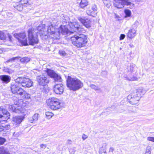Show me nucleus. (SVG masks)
<instances>
[{
    "label": "nucleus",
    "instance_id": "obj_1",
    "mask_svg": "<svg viewBox=\"0 0 154 154\" xmlns=\"http://www.w3.org/2000/svg\"><path fill=\"white\" fill-rule=\"evenodd\" d=\"M34 30L32 29H29L28 31V39L27 41L26 38V35L25 32L19 34H15L14 36L18 40L19 42L24 45H27L29 44L30 45H34L38 43V39L37 38V35L35 34Z\"/></svg>",
    "mask_w": 154,
    "mask_h": 154
},
{
    "label": "nucleus",
    "instance_id": "obj_2",
    "mask_svg": "<svg viewBox=\"0 0 154 154\" xmlns=\"http://www.w3.org/2000/svg\"><path fill=\"white\" fill-rule=\"evenodd\" d=\"M47 32L50 34V37L54 39H58L60 34L68 35L72 33L65 25L61 26L58 29H55L52 25L49 26L48 28Z\"/></svg>",
    "mask_w": 154,
    "mask_h": 154
},
{
    "label": "nucleus",
    "instance_id": "obj_3",
    "mask_svg": "<svg viewBox=\"0 0 154 154\" xmlns=\"http://www.w3.org/2000/svg\"><path fill=\"white\" fill-rule=\"evenodd\" d=\"M70 39L72 44L78 48L84 46L88 41L87 36L82 34L75 35Z\"/></svg>",
    "mask_w": 154,
    "mask_h": 154
},
{
    "label": "nucleus",
    "instance_id": "obj_4",
    "mask_svg": "<svg viewBox=\"0 0 154 154\" xmlns=\"http://www.w3.org/2000/svg\"><path fill=\"white\" fill-rule=\"evenodd\" d=\"M67 86L70 89L73 91H76L83 86V84L79 79L68 76L67 79Z\"/></svg>",
    "mask_w": 154,
    "mask_h": 154
},
{
    "label": "nucleus",
    "instance_id": "obj_5",
    "mask_svg": "<svg viewBox=\"0 0 154 154\" xmlns=\"http://www.w3.org/2000/svg\"><path fill=\"white\" fill-rule=\"evenodd\" d=\"M46 103L51 109L57 110L60 108V103L57 98L54 97L50 98L46 100Z\"/></svg>",
    "mask_w": 154,
    "mask_h": 154
},
{
    "label": "nucleus",
    "instance_id": "obj_6",
    "mask_svg": "<svg viewBox=\"0 0 154 154\" xmlns=\"http://www.w3.org/2000/svg\"><path fill=\"white\" fill-rule=\"evenodd\" d=\"M15 81V82L18 84V85L24 87H30L32 84V82L31 80L26 78L19 77Z\"/></svg>",
    "mask_w": 154,
    "mask_h": 154
},
{
    "label": "nucleus",
    "instance_id": "obj_7",
    "mask_svg": "<svg viewBox=\"0 0 154 154\" xmlns=\"http://www.w3.org/2000/svg\"><path fill=\"white\" fill-rule=\"evenodd\" d=\"M69 24L71 29L74 32L79 33H85L86 32L85 29L80 26L77 21L71 22Z\"/></svg>",
    "mask_w": 154,
    "mask_h": 154
},
{
    "label": "nucleus",
    "instance_id": "obj_8",
    "mask_svg": "<svg viewBox=\"0 0 154 154\" xmlns=\"http://www.w3.org/2000/svg\"><path fill=\"white\" fill-rule=\"evenodd\" d=\"M115 1L114 5L115 7L118 8H122L125 5L133 6L134 4L129 0H113Z\"/></svg>",
    "mask_w": 154,
    "mask_h": 154
},
{
    "label": "nucleus",
    "instance_id": "obj_9",
    "mask_svg": "<svg viewBox=\"0 0 154 154\" xmlns=\"http://www.w3.org/2000/svg\"><path fill=\"white\" fill-rule=\"evenodd\" d=\"M128 99L129 100L128 102L130 104L134 105L138 103L140 98L134 93H131L128 96Z\"/></svg>",
    "mask_w": 154,
    "mask_h": 154
},
{
    "label": "nucleus",
    "instance_id": "obj_10",
    "mask_svg": "<svg viewBox=\"0 0 154 154\" xmlns=\"http://www.w3.org/2000/svg\"><path fill=\"white\" fill-rule=\"evenodd\" d=\"M10 114L6 109L0 107V121H5L9 119Z\"/></svg>",
    "mask_w": 154,
    "mask_h": 154
},
{
    "label": "nucleus",
    "instance_id": "obj_11",
    "mask_svg": "<svg viewBox=\"0 0 154 154\" xmlns=\"http://www.w3.org/2000/svg\"><path fill=\"white\" fill-rule=\"evenodd\" d=\"M36 79L38 84L42 86H45L49 82V79L44 75H40L37 77Z\"/></svg>",
    "mask_w": 154,
    "mask_h": 154
},
{
    "label": "nucleus",
    "instance_id": "obj_12",
    "mask_svg": "<svg viewBox=\"0 0 154 154\" xmlns=\"http://www.w3.org/2000/svg\"><path fill=\"white\" fill-rule=\"evenodd\" d=\"M46 72L48 75L51 77L53 78L55 81H61V77L56 73L54 71L50 69H47Z\"/></svg>",
    "mask_w": 154,
    "mask_h": 154
},
{
    "label": "nucleus",
    "instance_id": "obj_13",
    "mask_svg": "<svg viewBox=\"0 0 154 154\" xmlns=\"http://www.w3.org/2000/svg\"><path fill=\"white\" fill-rule=\"evenodd\" d=\"M20 59V61L23 63H26L29 62L31 58L30 57H25L22 58H21L20 57H13L9 59L8 60L7 62H13V61H14L16 59Z\"/></svg>",
    "mask_w": 154,
    "mask_h": 154
},
{
    "label": "nucleus",
    "instance_id": "obj_14",
    "mask_svg": "<svg viewBox=\"0 0 154 154\" xmlns=\"http://www.w3.org/2000/svg\"><path fill=\"white\" fill-rule=\"evenodd\" d=\"M53 90L57 94H62L63 92V85L62 84L56 85L54 87Z\"/></svg>",
    "mask_w": 154,
    "mask_h": 154
},
{
    "label": "nucleus",
    "instance_id": "obj_15",
    "mask_svg": "<svg viewBox=\"0 0 154 154\" xmlns=\"http://www.w3.org/2000/svg\"><path fill=\"white\" fill-rule=\"evenodd\" d=\"M78 19L87 28H89L91 26V21L90 20L85 19L81 17H78Z\"/></svg>",
    "mask_w": 154,
    "mask_h": 154
},
{
    "label": "nucleus",
    "instance_id": "obj_16",
    "mask_svg": "<svg viewBox=\"0 0 154 154\" xmlns=\"http://www.w3.org/2000/svg\"><path fill=\"white\" fill-rule=\"evenodd\" d=\"M24 117L23 116H15L13 118L12 123L15 125H19L23 120Z\"/></svg>",
    "mask_w": 154,
    "mask_h": 154
},
{
    "label": "nucleus",
    "instance_id": "obj_17",
    "mask_svg": "<svg viewBox=\"0 0 154 154\" xmlns=\"http://www.w3.org/2000/svg\"><path fill=\"white\" fill-rule=\"evenodd\" d=\"M45 26L44 24H41L39 26H38L37 28V30H35V31L34 30V29H32L33 30H34L35 32H36L35 34L37 35L36 34L37 33H38V31H39V32L40 34H41L42 35L44 34V30L45 29Z\"/></svg>",
    "mask_w": 154,
    "mask_h": 154
},
{
    "label": "nucleus",
    "instance_id": "obj_18",
    "mask_svg": "<svg viewBox=\"0 0 154 154\" xmlns=\"http://www.w3.org/2000/svg\"><path fill=\"white\" fill-rule=\"evenodd\" d=\"M146 92V91L142 88H140L136 90V93H134L140 99L142 96Z\"/></svg>",
    "mask_w": 154,
    "mask_h": 154
},
{
    "label": "nucleus",
    "instance_id": "obj_19",
    "mask_svg": "<svg viewBox=\"0 0 154 154\" xmlns=\"http://www.w3.org/2000/svg\"><path fill=\"white\" fill-rule=\"evenodd\" d=\"M136 35V30L133 28L130 29L128 33L127 36L130 38L134 37Z\"/></svg>",
    "mask_w": 154,
    "mask_h": 154
},
{
    "label": "nucleus",
    "instance_id": "obj_20",
    "mask_svg": "<svg viewBox=\"0 0 154 154\" xmlns=\"http://www.w3.org/2000/svg\"><path fill=\"white\" fill-rule=\"evenodd\" d=\"M0 79L3 82L8 83L10 81L11 77L7 75H3L0 76Z\"/></svg>",
    "mask_w": 154,
    "mask_h": 154
},
{
    "label": "nucleus",
    "instance_id": "obj_21",
    "mask_svg": "<svg viewBox=\"0 0 154 154\" xmlns=\"http://www.w3.org/2000/svg\"><path fill=\"white\" fill-rule=\"evenodd\" d=\"M19 86V85H18V84L16 82L15 84H11V91L13 93L16 94L17 93V91L18 88H19L18 86Z\"/></svg>",
    "mask_w": 154,
    "mask_h": 154
},
{
    "label": "nucleus",
    "instance_id": "obj_22",
    "mask_svg": "<svg viewBox=\"0 0 154 154\" xmlns=\"http://www.w3.org/2000/svg\"><path fill=\"white\" fill-rule=\"evenodd\" d=\"M17 93L20 95L22 96L23 97H26V94H27L26 92L23 90L22 88H20L19 87L18 89L17 90Z\"/></svg>",
    "mask_w": 154,
    "mask_h": 154
},
{
    "label": "nucleus",
    "instance_id": "obj_23",
    "mask_svg": "<svg viewBox=\"0 0 154 154\" xmlns=\"http://www.w3.org/2000/svg\"><path fill=\"white\" fill-rule=\"evenodd\" d=\"M38 114L35 113L31 117L29 118V121L31 123H33L34 122H35L37 121L38 118Z\"/></svg>",
    "mask_w": 154,
    "mask_h": 154
},
{
    "label": "nucleus",
    "instance_id": "obj_24",
    "mask_svg": "<svg viewBox=\"0 0 154 154\" xmlns=\"http://www.w3.org/2000/svg\"><path fill=\"white\" fill-rule=\"evenodd\" d=\"M12 111L15 113H19L21 112L20 107L19 106L15 107L14 106H11Z\"/></svg>",
    "mask_w": 154,
    "mask_h": 154
},
{
    "label": "nucleus",
    "instance_id": "obj_25",
    "mask_svg": "<svg viewBox=\"0 0 154 154\" xmlns=\"http://www.w3.org/2000/svg\"><path fill=\"white\" fill-rule=\"evenodd\" d=\"M135 65L133 63H130L128 65L127 67V69L128 72L132 73L134 70Z\"/></svg>",
    "mask_w": 154,
    "mask_h": 154
},
{
    "label": "nucleus",
    "instance_id": "obj_26",
    "mask_svg": "<svg viewBox=\"0 0 154 154\" xmlns=\"http://www.w3.org/2000/svg\"><path fill=\"white\" fill-rule=\"evenodd\" d=\"M88 2L87 0H81L79 5L80 7L82 8H84L88 5Z\"/></svg>",
    "mask_w": 154,
    "mask_h": 154
},
{
    "label": "nucleus",
    "instance_id": "obj_27",
    "mask_svg": "<svg viewBox=\"0 0 154 154\" xmlns=\"http://www.w3.org/2000/svg\"><path fill=\"white\" fill-rule=\"evenodd\" d=\"M0 154H9L7 149L4 147L0 148Z\"/></svg>",
    "mask_w": 154,
    "mask_h": 154
},
{
    "label": "nucleus",
    "instance_id": "obj_28",
    "mask_svg": "<svg viewBox=\"0 0 154 154\" xmlns=\"http://www.w3.org/2000/svg\"><path fill=\"white\" fill-rule=\"evenodd\" d=\"M87 14L88 15L91 16L93 17H95L97 15V13H96L90 10H87L86 11Z\"/></svg>",
    "mask_w": 154,
    "mask_h": 154
},
{
    "label": "nucleus",
    "instance_id": "obj_29",
    "mask_svg": "<svg viewBox=\"0 0 154 154\" xmlns=\"http://www.w3.org/2000/svg\"><path fill=\"white\" fill-rule=\"evenodd\" d=\"M90 87L92 89H94L95 91H98L100 92H101V91L100 88L92 84L90 86Z\"/></svg>",
    "mask_w": 154,
    "mask_h": 154
},
{
    "label": "nucleus",
    "instance_id": "obj_30",
    "mask_svg": "<svg viewBox=\"0 0 154 154\" xmlns=\"http://www.w3.org/2000/svg\"><path fill=\"white\" fill-rule=\"evenodd\" d=\"M99 154H106V151L105 147H102L99 150Z\"/></svg>",
    "mask_w": 154,
    "mask_h": 154
},
{
    "label": "nucleus",
    "instance_id": "obj_31",
    "mask_svg": "<svg viewBox=\"0 0 154 154\" xmlns=\"http://www.w3.org/2000/svg\"><path fill=\"white\" fill-rule=\"evenodd\" d=\"M45 115L47 118L48 119H51L52 116H53L54 114L51 112H47L45 113Z\"/></svg>",
    "mask_w": 154,
    "mask_h": 154
},
{
    "label": "nucleus",
    "instance_id": "obj_32",
    "mask_svg": "<svg viewBox=\"0 0 154 154\" xmlns=\"http://www.w3.org/2000/svg\"><path fill=\"white\" fill-rule=\"evenodd\" d=\"M125 17H129L131 16V12L129 10L126 9L125 11Z\"/></svg>",
    "mask_w": 154,
    "mask_h": 154
},
{
    "label": "nucleus",
    "instance_id": "obj_33",
    "mask_svg": "<svg viewBox=\"0 0 154 154\" xmlns=\"http://www.w3.org/2000/svg\"><path fill=\"white\" fill-rule=\"evenodd\" d=\"M14 7L19 11H22L23 9V5L20 3V4L14 6Z\"/></svg>",
    "mask_w": 154,
    "mask_h": 154
},
{
    "label": "nucleus",
    "instance_id": "obj_34",
    "mask_svg": "<svg viewBox=\"0 0 154 154\" xmlns=\"http://www.w3.org/2000/svg\"><path fill=\"white\" fill-rule=\"evenodd\" d=\"M6 36L5 34L2 32H0V39L2 40H4L6 39Z\"/></svg>",
    "mask_w": 154,
    "mask_h": 154
},
{
    "label": "nucleus",
    "instance_id": "obj_35",
    "mask_svg": "<svg viewBox=\"0 0 154 154\" xmlns=\"http://www.w3.org/2000/svg\"><path fill=\"white\" fill-rule=\"evenodd\" d=\"M151 147L148 146L147 147L146 149L145 152V154H151V152L150 151Z\"/></svg>",
    "mask_w": 154,
    "mask_h": 154
},
{
    "label": "nucleus",
    "instance_id": "obj_36",
    "mask_svg": "<svg viewBox=\"0 0 154 154\" xmlns=\"http://www.w3.org/2000/svg\"><path fill=\"white\" fill-rule=\"evenodd\" d=\"M91 9L94 12H96L97 9V5L95 4L91 6Z\"/></svg>",
    "mask_w": 154,
    "mask_h": 154
},
{
    "label": "nucleus",
    "instance_id": "obj_37",
    "mask_svg": "<svg viewBox=\"0 0 154 154\" xmlns=\"http://www.w3.org/2000/svg\"><path fill=\"white\" fill-rule=\"evenodd\" d=\"M4 70L6 72L8 73L9 74H11L13 72V70L8 68H5Z\"/></svg>",
    "mask_w": 154,
    "mask_h": 154
},
{
    "label": "nucleus",
    "instance_id": "obj_38",
    "mask_svg": "<svg viewBox=\"0 0 154 154\" xmlns=\"http://www.w3.org/2000/svg\"><path fill=\"white\" fill-rule=\"evenodd\" d=\"M5 141V139L0 137V145H2L4 144Z\"/></svg>",
    "mask_w": 154,
    "mask_h": 154
},
{
    "label": "nucleus",
    "instance_id": "obj_39",
    "mask_svg": "<svg viewBox=\"0 0 154 154\" xmlns=\"http://www.w3.org/2000/svg\"><path fill=\"white\" fill-rule=\"evenodd\" d=\"M28 2L27 0H21L20 1V3L22 4H27Z\"/></svg>",
    "mask_w": 154,
    "mask_h": 154
},
{
    "label": "nucleus",
    "instance_id": "obj_40",
    "mask_svg": "<svg viewBox=\"0 0 154 154\" xmlns=\"http://www.w3.org/2000/svg\"><path fill=\"white\" fill-rule=\"evenodd\" d=\"M59 54L61 55H62L63 56H65L66 55V54L65 52L63 51L62 50H60L59 51Z\"/></svg>",
    "mask_w": 154,
    "mask_h": 154
},
{
    "label": "nucleus",
    "instance_id": "obj_41",
    "mask_svg": "<svg viewBox=\"0 0 154 154\" xmlns=\"http://www.w3.org/2000/svg\"><path fill=\"white\" fill-rule=\"evenodd\" d=\"M148 140L154 142V137H148L147 138Z\"/></svg>",
    "mask_w": 154,
    "mask_h": 154
},
{
    "label": "nucleus",
    "instance_id": "obj_42",
    "mask_svg": "<svg viewBox=\"0 0 154 154\" xmlns=\"http://www.w3.org/2000/svg\"><path fill=\"white\" fill-rule=\"evenodd\" d=\"M128 80L130 81L137 80L138 79L135 77H133L132 78H130V79H128Z\"/></svg>",
    "mask_w": 154,
    "mask_h": 154
},
{
    "label": "nucleus",
    "instance_id": "obj_43",
    "mask_svg": "<svg viewBox=\"0 0 154 154\" xmlns=\"http://www.w3.org/2000/svg\"><path fill=\"white\" fill-rule=\"evenodd\" d=\"M40 146L41 148L42 149H45L46 147L47 146L46 144H42L40 145Z\"/></svg>",
    "mask_w": 154,
    "mask_h": 154
},
{
    "label": "nucleus",
    "instance_id": "obj_44",
    "mask_svg": "<svg viewBox=\"0 0 154 154\" xmlns=\"http://www.w3.org/2000/svg\"><path fill=\"white\" fill-rule=\"evenodd\" d=\"M88 137L87 135L83 134L82 136V138L83 140H85L88 138Z\"/></svg>",
    "mask_w": 154,
    "mask_h": 154
},
{
    "label": "nucleus",
    "instance_id": "obj_45",
    "mask_svg": "<svg viewBox=\"0 0 154 154\" xmlns=\"http://www.w3.org/2000/svg\"><path fill=\"white\" fill-rule=\"evenodd\" d=\"M125 37V35L123 34H121L120 37V40H122L124 39Z\"/></svg>",
    "mask_w": 154,
    "mask_h": 154
},
{
    "label": "nucleus",
    "instance_id": "obj_46",
    "mask_svg": "<svg viewBox=\"0 0 154 154\" xmlns=\"http://www.w3.org/2000/svg\"><path fill=\"white\" fill-rule=\"evenodd\" d=\"M7 36L9 38V41H11V38H12V36L8 33V34Z\"/></svg>",
    "mask_w": 154,
    "mask_h": 154
},
{
    "label": "nucleus",
    "instance_id": "obj_47",
    "mask_svg": "<svg viewBox=\"0 0 154 154\" xmlns=\"http://www.w3.org/2000/svg\"><path fill=\"white\" fill-rule=\"evenodd\" d=\"M109 0H108H108H106L103 2L104 3V4L105 5H107L108 4H109Z\"/></svg>",
    "mask_w": 154,
    "mask_h": 154
},
{
    "label": "nucleus",
    "instance_id": "obj_48",
    "mask_svg": "<svg viewBox=\"0 0 154 154\" xmlns=\"http://www.w3.org/2000/svg\"><path fill=\"white\" fill-rule=\"evenodd\" d=\"M114 149L112 147H111L109 149V152H112L113 151H114Z\"/></svg>",
    "mask_w": 154,
    "mask_h": 154
},
{
    "label": "nucleus",
    "instance_id": "obj_49",
    "mask_svg": "<svg viewBox=\"0 0 154 154\" xmlns=\"http://www.w3.org/2000/svg\"><path fill=\"white\" fill-rule=\"evenodd\" d=\"M62 22L63 23V24H64L65 23H67L68 20H66L63 19L62 20Z\"/></svg>",
    "mask_w": 154,
    "mask_h": 154
},
{
    "label": "nucleus",
    "instance_id": "obj_50",
    "mask_svg": "<svg viewBox=\"0 0 154 154\" xmlns=\"http://www.w3.org/2000/svg\"><path fill=\"white\" fill-rule=\"evenodd\" d=\"M67 143L69 144H71V140H68L67 141Z\"/></svg>",
    "mask_w": 154,
    "mask_h": 154
},
{
    "label": "nucleus",
    "instance_id": "obj_51",
    "mask_svg": "<svg viewBox=\"0 0 154 154\" xmlns=\"http://www.w3.org/2000/svg\"><path fill=\"white\" fill-rule=\"evenodd\" d=\"M3 127L2 126H0V131H3Z\"/></svg>",
    "mask_w": 154,
    "mask_h": 154
},
{
    "label": "nucleus",
    "instance_id": "obj_52",
    "mask_svg": "<svg viewBox=\"0 0 154 154\" xmlns=\"http://www.w3.org/2000/svg\"><path fill=\"white\" fill-rule=\"evenodd\" d=\"M129 46L131 48H133L134 47V45L132 44H129Z\"/></svg>",
    "mask_w": 154,
    "mask_h": 154
},
{
    "label": "nucleus",
    "instance_id": "obj_53",
    "mask_svg": "<svg viewBox=\"0 0 154 154\" xmlns=\"http://www.w3.org/2000/svg\"><path fill=\"white\" fill-rule=\"evenodd\" d=\"M115 15H116V17H118V16L116 14H115Z\"/></svg>",
    "mask_w": 154,
    "mask_h": 154
},
{
    "label": "nucleus",
    "instance_id": "obj_54",
    "mask_svg": "<svg viewBox=\"0 0 154 154\" xmlns=\"http://www.w3.org/2000/svg\"><path fill=\"white\" fill-rule=\"evenodd\" d=\"M133 111H130L129 112V113H131V112H132Z\"/></svg>",
    "mask_w": 154,
    "mask_h": 154
},
{
    "label": "nucleus",
    "instance_id": "obj_55",
    "mask_svg": "<svg viewBox=\"0 0 154 154\" xmlns=\"http://www.w3.org/2000/svg\"><path fill=\"white\" fill-rule=\"evenodd\" d=\"M2 51L1 49H0V53H1L2 52Z\"/></svg>",
    "mask_w": 154,
    "mask_h": 154
},
{
    "label": "nucleus",
    "instance_id": "obj_56",
    "mask_svg": "<svg viewBox=\"0 0 154 154\" xmlns=\"http://www.w3.org/2000/svg\"><path fill=\"white\" fill-rule=\"evenodd\" d=\"M10 126L9 125H8V127H10Z\"/></svg>",
    "mask_w": 154,
    "mask_h": 154
},
{
    "label": "nucleus",
    "instance_id": "obj_57",
    "mask_svg": "<svg viewBox=\"0 0 154 154\" xmlns=\"http://www.w3.org/2000/svg\"><path fill=\"white\" fill-rule=\"evenodd\" d=\"M120 50H121V49H122V48H120Z\"/></svg>",
    "mask_w": 154,
    "mask_h": 154
},
{
    "label": "nucleus",
    "instance_id": "obj_58",
    "mask_svg": "<svg viewBox=\"0 0 154 154\" xmlns=\"http://www.w3.org/2000/svg\"><path fill=\"white\" fill-rule=\"evenodd\" d=\"M153 55L154 56V53H153Z\"/></svg>",
    "mask_w": 154,
    "mask_h": 154
}]
</instances>
